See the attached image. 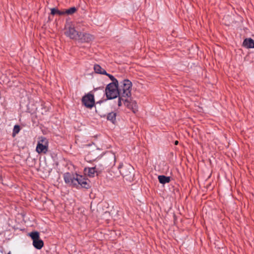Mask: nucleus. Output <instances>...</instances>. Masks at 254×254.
<instances>
[{"label":"nucleus","instance_id":"21","mask_svg":"<svg viewBox=\"0 0 254 254\" xmlns=\"http://www.w3.org/2000/svg\"><path fill=\"white\" fill-rule=\"evenodd\" d=\"M105 75L108 76L110 78V79L113 81L112 83H115V84H119L118 80L114 77V76L109 73H107V74Z\"/></svg>","mask_w":254,"mask_h":254},{"label":"nucleus","instance_id":"3","mask_svg":"<svg viewBox=\"0 0 254 254\" xmlns=\"http://www.w3.org/2000/svg\"><path fill=\"white\" fill-rule=\"evenodd\" d=\"M48 150V141L45 137H41L38 141L36 151L39 154H46Z\"/></svg>","mask_w":254,"mask_h":254},{"label":"nucleus","instance_id":"1","mask_svg":"<svg viewBox=\"0 0 254 254\" xmlns=\"http://www.w3.org/2000/svg\"><path fill=\"white\" fill-rule=\"evenodd\" d=\"M131 87L132 83L128 79H125L120 82L119 89L120 94L118 101L119 106L122 105V101L127 102L130 97Z\"/></svg>","mask_w":254,"mask_h":254},{"label":"nucleus","instance_id":"11","mask_svg":"<svg viewBox=\"0 0 254 254\" xmlns=\"http://www.w3.org/2000/svg\"><path fill=\"white\" fill-rule=\"evenodd\" d=\"M85 173L89 177H94L97 173V169L96 167L85 168L84 169Z\"/></svg>","mask_w":254,"mask_h":254},{"label":"nucleus","instance_id":"12","mask_svg":"<svg viewBox=\"0 0 254 254\" xmlns=\"http://www.w3.org/2000/svg\"><path fill=\"white\" fill-rule=\"evenodd\" d=\"M243 45L246 48H254V40L252 38H247L244 40Z\"/></svg>","mask_w":254,"mask_h":254},{"label":"nucleus","instance_id":"16","mask_svg":"<svg viewBox=\"0 0 254 254\" xmlns=\"http://www.w3.org/2000/svg\"><path fill=\"white\" fill-rule=\"evenodd\" d=\"M116 114L114 112L110 113L108 114L107 120L110 121L113 123H114L116 121Z\"/></svg>","mask_w":254,"mask_h":254},{"label":"nucleus","instance_id":"2","mask_svg":"<svg viewBox=\"0 0 254 254\" xmlns=\"http://www.w3.org/2000/svg\"><path fill=\"white\" fill-rule=\"evenodd\" d=\"M119 84H116L115 83H110L107 85L105 89V93L106 97L108 99H115L120 97V91L118 89Z\"/></svg>","mask_w":254,"mask_h":254},{"label":"nucleus","instance_id":"13","mask_svg":"<svg viewBox=\"0 0 254 254\" xmlns=\"http://www.w3.org/2000/svg\"><path fill=\"white\" fill-rule=\"evenodd\" d=\"M33 245L38 250H40L44 246V242L41 239H33Z\"/></svg>","mask_w":254,"mask_h":254},{"label":"nucleus","instance_id":"9","mask_svg":"<svg viewBox=\"0 0 254 254\" xmlns=\"http://www.w3.org/2000/svg\"><path fill=\"white\" fill-rule=\"evenodd\" d=\"M121 174L124 176H127L130 174V170L132 169L131 166L130 165L124 166L123 164L120 165L119 167Z\"/></svg>","mask_w":254,"mask_h":254},{"label":"nucleus","instance_id":"17","mask_svg":"<svg viewBox=\"0 0 254 254\" xmlns=\"http://www.w3.org/2000/svg\"><path fill=\"white\" fill-rule=\"evenodd\" d=\"M51 14L52 15L58 14L59 15H63L64 14V11H61L57 8H53L51 9Z\"/></svg>","mask_w":254,"mask_h":254},{"label":"nucleus","instance_id":"20","mask_svg":"<svg viewBox=\"0 0 254 254\" xmlns=\"http://www.w3.org/2000/svg\"><path fill=\"white\" fill-rule=\"evenodd\" d=\"M20 130V127L18 125L14 126L12 132L13 136H14L16 134H17L19 132Z\"/></svg>","mask_w":254,"mask_h":254},{"label":"nucleus","instance_id":"4","mask_svg":"<svg viewBox=\"0 0 254 254\" xmlns=\"http://www.w3.org/2000/svg\"><path fill=\"white\" fill-rule=\"evenodd\" d=\"M82 102L87 108H91L94 105V96L91 94H88L82 97Z\"/></svg>","mask_w":254,"mask_h":254},{"label":"nucleus","instance_id":"15","mask_svg":"<svg viewBox=\"0 0 254 254\" xmlns=\"http://www.w3.org/2000/svg\"><path fill=\"white\" fill-rule=\"evenodd\" d=\"M160 183L165 184L168 183L170 182V177H167L164 175H160L158 177Z\"/></svg>","mask_w":254,"mask_h":254},{"label":"nucleus","instance_id":"18","mask_svg":"<svg viewBox=\"0 0 254 254\" xmlns=\"http://www.w3.org/2000/svg\"><path fill=\"white\" fill-rule=\"evenodd\" d=\"M27 236L30 237L31 238H39V233L37 231L32 232L28 233Z\"/></svg>","mask_w":254,"mask_h":254},{"label":"nucleus","instance_id":"8","mask_svg":"<svg viewBox=\"0 0 254 254\" xmlns=\"http://www.w3.org/2000/svg\"><path fill=\"white\" fill-rule=\"evenodd\" d=\"M75 178L76 175L74 176L69 173H66L64 175V179L65 183L72 186H75V182H74Z\"/></svg>","mask_w":254,"mask_h":254},{"label":"nucleus","instance_id":"7","mask_svg":"<svg viewBox=\"0 0 254 254\" xmlns=\"http://www.w3.org/2000/svg\"><path fill=\"white\" fill-rule=\"evenodd\" d=\"M124 104L128 109H131L134 113L137 111V105L135 101L130 100V97L127 100V101H122V105Z\"/></svg>","mask_w":254,"mask_h":254},{"label":"nucleus","instance_id":"14","mask_svg":"<svg viewBox=\"0 0 254 254\" xmlns=\"http://www.w3.org/2000/svg\"><path fill=\"white\" fill-rule=\"evenodd\" d=\"M94 69L95 72L97 73H99L101 74H107L106 70L101 67V66L99 64H95L94 66Z\"/></svg>","mask_w":254,"mask_h":254},{"label":"nucleus","instance_id":"6","mask_svg":"<svg viewBox=\"0 0 254 254\" xmlns=\"http://www.w3.org/2000/svg\"><path fill=\"white\" fill-rule=\"evenodd\" d=\"M65 35L72 39H77L81 36L74 28L69 26L66 29Z\"/></svg>","mask_w":254,"mask_h":254},{"label":"nucleus","instance_id":"22","mask_svg":"<svg viewBox=\"0 0 254 254\" xmlns=\"http://www.w3.org/2000/svg\"><path fill=\"white\" fill-rule=\"evenodd\" d=\"M178 144V141H176L175 142V145H177Z\"/></svg>","mask_w":254,"mask_h":254},{"label":"nucleus","instance_id":"5","mask_svg":"<svg viewBox=\"0 0 254 254\" xmlns=\"http://www.w3.org/2000/svg\"><path fill=\"white\" fill-rule=\"evenodd\" d=\"M74 182H75V187L79 185L82 188L87 189L89 187V184L87 182V179L82 176L76 174V178Z\"/></svg>","mask_w":254,"mask_h":254},{"label":"nucleus","instance_id":"19","mask_svg":"<svg viewBox=\"0 0 254 254\" xmlns=\"http://www.w3.org/2000/svg\"><path fill=\"white\" fill-rule=\"evenodd\" d=\"M76 11V9L74 7H70V8L64 10V14H67L68 15L72 14Z\"/></svg>","mask_w":254,"mask_h":254},{"label":"nucleus","instance_id":"10","mask_svg":"<svg viewBox=\"0 0 254 254\" xmlns=\"http://www.w3.org/2000/svg\"><path fill=\"white\" fill-rule=\"evenodd\" d=\"M81 36L78 37L81 42H90L94 39V37L91 34L88 33H80Z\"/></svg>","mask_w":254,"mask_h":254}]
</instances>
